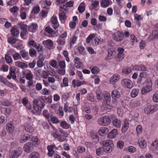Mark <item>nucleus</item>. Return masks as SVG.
<instances>
[{
    "label": "nucleus",
    "mask_w": 158,
    "mask_h": 158,
    "mask_svg": "<svg viewBox=\"0 0 158 158\" xmlns=\"http://www.w3.org/2000/svg\"><path fill=\"white\" fill-rule=\"evenodd\" d=\"M65 12H60L59 13V18L61 21H65L66 19V16L65 15Z\"/></svg>",
    "instance_id": "obj_31"
},
{
    "label": "nucleus",
    "mask_w": 158,
    "mask_h": 158,
    "mask_svg": "<svg viewBox=\"0 0 158 158\" xmlns=\"http://www.w3.org/2000/svg\"><path fill=\"white\" fill-rule=\"evenodd\" d=\"M111 96L112 98L115 100L119 98L121 96L120 90L115 89L113 90L112 92Z\"/></svg>",
    "instance_id": "obj_13"
},
{
    "label": "nucleus",
    "mask_w": 158,
    "mask_h": 158,
    "mask_svg": "<svg viewBox=\"0 0 158 158\" xmlns=\"http://www.w3.org/2000/svg\"><path fill=\"white\" fill-rule=\"evenodd\" d=\"M77 151L80 153H82L85 151V148L82 146H79L77 147Z\"/></svg>",
    "instance_id": "obj_55"
},
{
    "label": "nucleus",
    "mask_w": 158,
    "mask_h": 158,
    "mask_svg": "<svg viewBox=\"0 0 158 158\" xmlns=\"http://www.w3.org/2000/svg\"><path fill=\"white\" fill-rule=\"evenodd\" d=\"M131 40L132 43V45H134V44L136 43L137 40L134 35H130Z\"/></svg>",
    "instance_id": "obj_48"
},
{
    "label": "nucleus",
    "mask_w": 158,
    "mask_h": 158,
    "mask_svg": "<svg viewBox=\"0 0 158 158\" xmlns=\"http://www.w3.org/2000/svg\"><path fill=\"white\" fill-rule=\"evenodd\" d=\"M121 84L124 87L128 88H131L133 86V84L131 81L128 79H123L121 82Z\"/></svg>",
    "instance_id": "obj_6"
},
{
    "label": "nucleus",
    "mask_w": 158,
    "mask_h": 158,
    "mask_svg": "<svg viewBox=\"0 0 158 158\" xmlns=\"http://www.w3.org/2000/svg\"><path fill=\"white\" fill-rule=\"evenodd\" d=\"M136 131L137 134H139L142 132V129L141 126L139 125L136 127Z\"/></svg>",
    "instance_id": "obj_57"
},
{
    "label": "nucleus",
    "mask_w": 158,
    "mask_h": 158,
    "mask_svg": "<svg viewBox=\"0 0 158 158\" xmlns=\"http://www.w3.org/2000/svg\"><path fill=\"white\" fill-rule=\"evenodd\" d=\"M1 105L5 106H11L12 103L8 100H5L1 102Z\"/></svg>",
    "instance_id": "obj_42"
},
{
    "label": "nucleus",
    "mask_w": 158,
    "mask_h": 158,
    "mask_svg": "<svg viewBox=\"0 0 158 158\" xmlns=\"http://www.w3.org/2000/svg\"><path fill=\"white\" fill-rule=\"evenodd\" d=\"M31 140L32 141L33 146H37L40 143V141L36 136L32 137L31 138Z\"/></svg>",
    "instance_id": "obj_28"
},
{
    "label": "nucleus",
    "mask_w": 158,
    "mask_h": 158,
    "mask_svg": "<svg viewBox=\"0 0 158 158\" xmlns=\"http://www.w3.org/2000/svg\"><path fill=\"white\" fill-rule=\"evenodd\" d=\"M22 102L23 105L25 106L29 110L31 109V104L28 103V99L26 98H24L22 100Z\"/></svg>",
    "instance_id": "obj_20"
},
{
    "label": "nucleus",
    "mask_w": 158,
    "mask_h": 158,
    "mask_svg": "<svg viewBox=\"0 0 158 158\" xmlns=\"http://www.w3.org/2000/svg\"><path fill=\"white\" fill-rule=\"evenodd\" d=\"M12 35L15 36H17L19 34V30L16 27H13L11 30Z\"/></svg>",
    "instance_id": "obj_32"
},
{
    "label": "nucleus",
    "mask_w": 158,
    "mask_h": 158,
    "mask_svg": "<svg viewBox=\"0 0 158 158\" xmlns=\"http://www.w3.org/2000/svg\"><path fill=\"white\" fill-rule=\"evenodd\" d=\"M85 4L83 2L81 3L78 7V10L80 13L83 12L85 10Z\"/></svg>",
    "instance_id": "obj_34"
},
{
    "label": "nucleus",
    "mask_w": 158,
    "mask_h": 158,
    "mask_svg": "<svg viewBox=\"0 0 158 158\" xmlns=\"http://www.w3.org/2000/svg\"><path fill=\"white\" fill-rule=\"evenodd\" d=\"M42 85L41 84L38 83L35 85V89L37 91H39L41 89Z\"/></svg>",
    "instance_id": "obj_63"
},
{
    "label": "nucleus",
    "mask_w": 158,
    "mask_h": 158,
    "mask_svg": "<svg viewBox=\"0 0 158 158\" xmlns=\"http://www.w3.org/2000/svg\"><path fill=\"white\" fill-rule=\"evenodd\" d=\"M17 41V39L13 37H11L8 39V42L10 44H14Z\"/></svg>",
    "instance_id": "obj_46"
},
{
    "label": "nucleus",
    "mask_w": 158,
    "mask_h": 158,
    "mask_svg": "<svg viewBox=\"0 0 158 158\" xmlns=\"http://www.w3.org/2000/svg\"><path fill=\"white\" fill-rule=\"evenodd\" d=\"M138 143L140 147L141 148H144L147 147L146 141L143 138H139L138 140Z\"/></svg>",
    "instance_id": "obj_19"
},
{
    "label": "nucleus",
    "mask_w": 158,
    "mask_h": 158,
    "mask_svg": "<svg viewBox=\"0 0 158 158\" xmlns=\"http://www.w3.org/2000/svg\"><path fill=\"white\" fill-rule=\"evenodd\" d=\"M0 121L1 123H6L7 121V117L6 116H1L0 118Z\"/></svg>",
    "instance_id": "obj_47"
},
{
    "label": "nucleus",
    "mask_w": 158,
    "mask_h": 158,
    "mask_svg": "<svg viewBox=\"0 0 158 158\" xmlns=\"http://www.w3.org/2000/svg\"><path fill=\"white\" fill-rule=\"evenodd\" d=\"M131 71V69L130 67H126L123 69L122 72L125 74H129Z\"/></svg>",
    "instance_id": "obj_41"
},
{
    "label": "nucleus",
    "mask_w": 158,
    "mask_h": 158,
    "mask_svg": "<svg viewBox=\"0 0 158 158\" xmlns=\"http://www.w3.org/2000/svg\"><path fill=\"white\" fill-rule=\"evenodd\" d=\"M18 2V0H10L7 2L8 6H13L16 4Z\"/></svg>",
    "instance_id": "obj_44"
},
{
    "label": "nucleus",
    "mask_w": 158,
    "mask_h": 158,
    "mask_svg": "<svg viewBox=\"0 0 158 158\" xmlns=\"http://www.w3.org/2000/svg\"><path fill=\"white\" fill-rule=\"evenodd\" d=\"M18 25L22 30V31L20 33V35L22 37V36H24L27 33V25L22 23H19Z\"/></svg>",
    "instance_id": "obj_11"
},
{
    "label": "nucleus",
    "mask_w": 158,
    "mask_h": 158,
    "mask_svg": "<svg viewBox=\"0 0 158 158\" xmlns=\"http://www.w3.org/2000/svg\"><path fill=\"white\" fill-rule=\"evenodd\" d=\"M40 11V7L39 6H36L34 7L31 11V13L36 14L38 13Z\"/></svg>",
    "instance_id": "obj_52"
},
{
    "label": "nucleus",
    "mask_w": 158,
    "mask_h": 158,
    "mask_svg": "<svg viewBox=\"0 0 158 158\" xmlns=\"http://www.w3.org/2000/svg\"><path fill=\"white\" fill-rule=\"evenodd\" d=\"M111 122V118L108 116L105 115L98 118V124L102 126H106L109 125Z\"/></svg>",
    "instance_id": "obj_2"
},
{
    "label": "nucleus",
    "mask_w": 158,
    "mask_h": 158,
    "mask_svg": "<svg viewBox=\"0 0 158 158\" xmlns=\"http://www.w3.org/2000/svg\"><path fill=\"white\" fill-rule=\"evenodd\" d=\"M6 130L7 132L10 134L12 133L14 131V127L13 122H10L8 123L6 125Z\"/></svg>",
    "instance_id": "obj_18"
},
{
    "label": "nucleus",
    "mask_w": 158,
    "mask_h": 158,
    "mask_svg": "<svg viewBox=\"0 0 158 158\" xmlns=\"http://www.w3.org/2000/svg\"><path fill=\"white\" fill-rule=\"evenodd\" d=\"M29 53L31 56H33L36 54V52L35 49L32 48L29 49Z\"/></svg>",
    "instance_id": "obj_54"
},
{
    "label": "nucleus",
    "mask_w": 158,
    "mask_h": 158,
    "mask_svg": "<svg viewBox=\"0 0 158 158\" xmlns=\"http://www.w3.org/2000/svg\"><path fill=\"white\" fill-rule=\"evenodd\" d=\"M67 6L65 4V5L63 4L62 6H60L59 10L60 12H67Z\"/></svg>",
    "instance_id": "obj_39"
},
{
    "label": "nucleus",
    "mask_w": 158,
    "mask_h": 158,
    "mask_svg": "<svg viewBox=\"0 0 158 158\" xmlns=\"http://www.w3.org/2000/svg\"><path fill=\"white\" fill-rule=\"evenodd\" d=\"M104 99L103 102L105 105H109L111 100L110 94L107 92H105L103 94Z\"/></svg>",
    "instance_id": "obj_12"
},
{
    "label": "nucleus",
    "mask_w": 158,
    "mask_h": 158,
    "mask_svg": "<svg viewBox=\"0 0 158 158\" xmlns=\"http://www.w3.org/2000/svg\"><path fill=\"white\" fill-rule=\"evenodd\" d=\"M15 64L17 66L22 69H24L28 67L27 64L20 61H17L16 62Z\"/></svg>",
    "instance_id": "obj_23"
},
{
    "label": "nucleus",
    "mask_w": 158,
    "mask_h": 158,
    "mask_svg": "<svg viewBox=\"0 0 158 158\" xmlns=\"http://www.w3.org/2000/svg\"><path fill=\"white\" fill-rule=\"evenodd\" d=\"M124 143L122 141H118L117 143V147L120 148H122L123 147Z\"/></svg>",
    "instance_id": "obj_59"
},
{
    "label": "nucleus",
    "mask_w": 158,
    "mask_h": 158,
    "mask_svg": "<svg viewBox=\"0 0 158 158\" xmlns=\"http://www.w3.org/2000/svg\"><path fill=\"white\" fill-rule=\"evenodd\" d=\"M57 63V62L56 60H52L51 61L50 65L52 67L56 69L57 68L56 67Z\"/></svg>",
    "instance_id": "obj_61"
},
{
    "label": "nucleus",
    "mask_w": 158,
    "mask_h": 158,
    "mask_svg": "<svg viewBox=\"0 0 158 158\" xmlns=\"http://www.w3.org/2000/svg\"><path fill=\"white\" fill-rule=\"evenodd\" d=\"M152 83L151 82L147 83L145 86L142 88L141 90V93L143 94H146L152 90Z\"/></svg>",
    "instance_id": "obj_8"
},
{
    "label": "nucleus",
    "mask_w": 158,
    "mask_h": 158,
    "mask_svg": "<svg viewBox=\"0 0 158 158\" xmlns=\"http://www.w3.org/2000/svg\"><path fill=\"white\" fill-rule=\"evenodd\" d=\"M129 123L127 119H125L123 121V123L122 125V132L123 133H125L129 127Z\"/></svg>",
    "instance_id": "obj_16"
},
{
    "label": "nucleus",
    "mask_w": 158,
    "mask_h": 158,
    "mask_svg": "<svg viewBox=\"0 0 158 158\" xmlns=\"http://www.w3.org/2000/svg\"><path fill=\"white\" fill-rule=\"evenodd\" d=\"M45 30L46 32L50 34H52L54 31L52 28L48 27H46L45 28Z\"/></svg>",
    "instance_id": "obj_62"
},
{
    "label": "nucleus",
    "mask_w": 158,
    "mask_h": 158,
    "mask_svg": "<svg viewBox=\"0 0 158 158\" xmlns=\"http://www.w3.org/2000/svg\"><path fill=\"white\" fill-rule=\"evenodd\" d=\"M21 55L23 58H25L28 55V52L24 50H22L20 52Z\"/></svg>",
    "instance_id": "obj_50"
},
{
    "label": "nucleus",
    "mask_w": 158,
    "mask_h": 158,
    "mask_svg": "<svg viewBox=\"0 0 158 158\" xmlns=\"http://www.w3.org/2000/svg\"><path fill=\"white\" fill-rule=\"evenodd\" d=\"M43 44L44 46L48 48L51 47L53 45L52 42L51 40H49L43 41Z\"/></svg>",
    "instance_id": "obj_27"
},
{
    "label": "nucleus",
    "mask_w": 158,
    "mask_h": 158,
    "mask_svg": "<svg viewBox=\"0 0 158 158\" xmlns=\"http://www.w3.org/2000/svg\"><path fill=\"white\" fill-rule=\"evenodd\" d=\"M5 59L6 62L8 64H10L12 63V59L11 57L8 55H6Z\"/></svg>",
    "instance_id": "obj_60"
},
{
    "label": "nucleus",
    "mask_w": 158,
    "mask_h": 158,
    "mask_svg": "<svg viewBox=\"0 0 158 158\" xmlns=\"http://www.w3.org/2000/svg\"><path fill=\"white\" fill-rule=\"evenodd\" d=\"M139 92V89H133L132 90L131 93V95L132 98L135 97L138 95Z\"/></svg>",
    "instance_id": "obj_33"
},
{
    "label": "nucleus",
    "mask_w": 158,
    "mask_h": 158,
    "mask_svg": "<svg viewBox=\"0 0 158 158\" xmlns=\"http://www.w3.org/2000/svg\"><path fill=\"white\" fill-rule=\"evenodd\" d=\"M104 151V150L103 147H100L96 149V153L97 155L100 156L102 154L103 151Z\"/></svg>",
    "instance_id": "obj_43"
},
{
    "label": "nucleus",
    "mask_w": 158,
    "mask_h": 158,
    "mask_svg": "<svg viewBox=\"0 0 158 158\" xmlns=\"http://www.w3.org/2000/svg\"><path fill=\"white\" fill-rule=\"evenodd\" d=\"M111 119L112 120L113 125L117 128H119L121 127V120L116 118L114 115L110 116Z\"/></svg>",
    "instance_id": "obj_7"
},
{
    "label": "nucleus",
    "mask_w": 158,
    "mask_h": 158,
    "mask_svg": "<svg viewBox=\"0 0 158 158\" xmlns=\"http://www.w3.org/2000/svg\"><path fill=\"white\" fill-rule=\"evenodd\" d=\"M124 58L123 54L118 53L117 55V61H120L122 60Z\"/></svg>",
    "instance_id": "obj_51"
},
{
    "label": "nucleus",
    "mask_w": 158,
    "mask_h": 158,
    "mask_svg": "<svg viewBox=\"0 0 158 158\" xmlns=\"http://www.w3.org/2000/svg\"><path fill=\"white\" fill-rule=\"evenodd\" d=\"M108 131V129L107 128L105 127H101L98 131V133L100 135L103 136Z\"/></svg>",
    "instance_id": "obj_21"
},
{
    "label": "nucleus",
    "mask_w": 158,
    "mask_h": 158,
    "mask_svg": "<svg viewBox=\"0 0 158 158\" xmlns=\"http://www.w3.org/2000/svg\"><path fill=\"white\" fill-rule=\"evenodd\" d=\"M44 102V100L43 98H35L33 100V104L40 108V110H41L45 106Z\"/></svg>",
    "instance_id": "obj_4"
},
{
    "label": "nucleus",
    "mask_w": 158,
    "mask_h": 158,
    "mask_svg": "<svg viewBox=\"0 0 158 158\" xmlns=\"http://www.w3.org/2000/svg\"><path fill=\"white\" fill-rule=\"evenodd\" d=\"M113 52L111 50L108 51V54L105 58L106 60H110L113 57Z\"/></svg>",
    "instance_id": "obj_45"
},
{
    "label": "nucleus",
    "mask_w": 158,
    "mask_h": 158,
    "mask_svg": "<svg viewBox=\"0 0 158 158\" xmlns=\"http://www.w3.org/2000/svg\"><path fill=\"white\" fill-rule=\"evenodd\" d=\"M99 71V69L96 66H94L91 69V72L93 74H97L98 73Z\"/></svg>",
    "instance_id": "obj_53"
},
{
    "label": "nucleus",
    "mask_w": 158,
    "mask_h": 158,
    "mask_svg": "<svg viewBox=\"0 0 158 158\" xmlns=\"http://www.w3.org/2000/svg\"><path fill=\"white\" fill-rule=\"evenodd\" d=\"M85 81H76H76L74 80H73L72 81V84L73 85L74 87L75 88L76 86L77 87H79L81 85H83L84 84H85Z\"/></svg>",
    "instance_id": "obj_29"
},
{
    "label": "nucleus",
    "mask_w": 158,
    "mask_h": 158,
    "mask_svg": "<svg viewBox=\"0 0 158 158\" xmlns=\"http://www.w3.org/2000/svg\"><path fill=\"white\" fill-rule=\"evenodd\" d=\"M51 21L53 24H56L58 22L57 17L55 16H53L51 19Z\"/></svg>",
    "instance_id": "obj_58"
},
{
    "label": "nucleus",
    "mask_w": 158,
    "mask_h": 158,
    "mask_svg": "<svg viewBox=\"0 0 158 158\" xmlns=\"http://www.w3.org/2000/svg\"><path fill=\"white\" fill-rule=\"evenodd\" d=\"M23 148L24 151L26 152H30L33 150V144L30 142H27L24 144Z\"/></svg>",
    "instance_id": "obj_10"
},
{
    "label": "nucleus",
    "mask_w": 158,
    "mask_h": 158,
    "mask_svg": "<svg viewBox=\"0 0 158 158\" xmlns=\"http://www.w3.org/2000/svg\"><path fill=\"white\" fill-rule=\"evenodd\" d=\"M60 45H63L65 44L64 39L59 38L56 41Z\"/></svg>",
    "instance_id": "obj_56"
},
{
    "label": "nucleus",
    "mask_w": 158,
    "mask_h": 158,
    "mask_svg": "<svg viewBox=\"0 0 158 158\" xmlns=\"http://www.w3.org/2000/svg\"><path fill=\"white\" fill-rule=\"evenodd\" d=\"M110 4V0H102L100 5L102 7L106 8Z\"/></svg>",
    "instance_id": "obj_26"
},
{
    "label": "nucleus",
    "mask_w": 158,
    "mask_h": 158,
    "mask_svg": "<svg viewBox=\"0 0 158 158\" xmlns=\"http://www.w3.org/2000/svg\"><path fill=\"white\" fill-rule=\"evenodd\" d=\"M33 77V75L31 71L27 73L26 75V78L28 80H32Z\"/></svg>",
    "instance_id": "obj_35"
},
{
    "label": "nucleus",
    "mask_w": 158,
    "mask_h": 158,
    "mask_svg": "<svg viewBox=\"0 0 158 158\" xmlns=\"http://www.w3.org/2000/svg\"><path fill=\"white\" fill-rule=\"evenodd\" d=\"M96 94L97 99L98 100L101 101L103 99V94L102 91L98 89L96 90Z\"/></svg>",
    "instance_id": "obj_22"
},
{
    "label": "nucleus",
    "mask_w": 158,
    "mask_h": 158,
    "mask_svg": "<svg viewBox=\"0 0 158 158\" xmlns=\"http://www.w3.org/2000/svg\"><path fill=\"white\" fill-rule=\"evenodd\" d=\"M23 151L22 148H19L16 150L12 151L10 153L9 158H18L21 154Z\"/></svg>",
    "instance_id": "obj_5"
},
{
    "label": "nucleus",
    "mask_w": 158,
    "mask_h": 158,
    "mask_svg": "<svg viewBox=\"0 0 158 158\" xmlns=\"http://www.w3.org/2000/svg\"><path fill=\"white\" fill-rule=\"evenodd\" d=\"M40 108L37 107L34 104L33 105L32 109L31 110L33 114L35 115L40 114Z\"/></svg>",
    "instance_id": "obj_24"
},
{
    "label": "nucleus",
    "mask_w": 158,
    "mask_h": 158,
    "mask_svg": "<svg viewBox=\"0 0 158 158\" xmlns=\"http://www.w3.org/2000/svg\"><path fill=\"white\" fill-rule=\"evenodd\" d=\"M76 22L74 21H72L69 23V26L71 29H74L76 26Z\"/></svg>",
    "instance_id": "obj_64"
},
{
    "label": "nucleus",
    "mask_w": 158,
    "mask_h": 158,
    "mask_svg": "<svg viewBox=\"0 0 158 158\" xmlns=\"http://www.w3.org/2000/svg\"><path fill=\"white\" fill-rule=\"evenodd\" d=\"M120 77V76L118 74L114 75L110 79V83L112 84H114L118 81Z\"/></svg>",
    "instance_id": "obj_17"
},
{
    "label": "nucleus",
    "mask_w": 158,
    "mask_h": 158,
    "mask_svg": "<svg viewBox=\"0 0 158 158\" xmlns=\"http://www.w3.org/2000/svg\"><path fill=\"white\" fill-rule=\"evenodd\" d=\"M31 138L30 135L28 134L24 135L21 138L20 140V142L21 143H24L26 141L30 139Z\"/></svg>",
    "instance_id": "obj_30"
},
{
    "label": "nucleus",
    "mask_w": 158,
    "mask_h": 158,
    "mask_svg": "<svg viewBox=\"0 0 158 158\" xmlns=\"http://www.w3.org/2000/svg\"><path fill=\"white\" fill-rule=\"evenodd\" d=\"M158 110V105H150L147 106L144 111L145 113L147 114L153 113L156 111Z\"/></svg>",
    "instance_id": "obj_3"
},
{
    "label": "nucleus",
    "mask_w": 158,
    "mask_h": 158,
    "mask_svg": "<svg viewBox=\"0 0 158 158\" xmlns=\"http://www.w3.org/2000/svg\"><path fill=\"white\" fill-rule=\"evenodd\" d=\"M113 39L117 42H120L124 38L123 34L119 31L115 33L113 35Z\"/></svg>",
    "instance_id": "obj_9"
},
{
    "label": "nucleus",
    "mask_w": 158,
    "mask_h": 158,
    "mask_svg": "<svg viewBox=\"0 0 158 158\" xmlns=\"http://www.w3.org/2000/svg\"><path fill=\"white\" fill-rule=\"evenodd\" d=\"M77 37L76 35V34L70 40V45H73L77 41Z\"/></svg>",
    "instance_id": "obj_49"
},
{
    "label": "nucleus",
    "mask_w": 158,
    "mask_h": 158,
    "mask_svg": "<svg viewBox=\"0 0 158 158\" xmlns=\"http://www.w3.org/2000/svg\"><path fill=\"white\" fill-rule=\"evenodd\" d=\"M25 129L29 133H32L34 130L33 128L29 125H27L25 127Z\"/></svg>",
    "instance_id": "obj_38"
},
{
    "label": "nucleus",
    "mask_w": 158,
    "mask_h": 158,
    "mask_svg": "<svg viewBox=\"0 0 158 158\" xmlns=\"http://www.w3.org/2000/svg\"><path fill=\"white\" fill-rule=\"evenodd\" d=\"M150 148L154 152L158 151V140L157 139L152 142L150 146Z\"/></svg>",
    "instance_id": "obj_14"
},
{
    "label": "nucleus",
    "mask_w": 158,
    "mask_h": 158,
    "mask_svg": "<svg viewBox=\"0 0 158 158\" xmlns=\"http://www.w3.org/2000/svg\"><path fill=\"white\" fill-rule=\"evenodd\" d=\"M118 134L117 129H114L110 131L107 137L109 139H114Z\"/></svg>",
    "instance_id": "obj_15"
},
{
    "label": "nucleus",
    "mask_w": 158,
    "mask_h": 158,
    "mask_svg": "<svg viewBox=\"0 0 158 158\" xmlns=\"http://www.w3.org/2000/svg\"><path fill=\"white\" fill-rule=\"evenodd\" d=\"M60 126L64 129H68L69 127V125L64 121H62L61 122Z\"/></svg>",
    "instance_id": "obj_36"
},
{
    "label": "nucleus",
    "mask_w": 158,
    "mask_h": 158,
    "mask_svg": "<svg viewBox=\"0 0 158 158\" xmlns=\"http://www.w3.org/2000/svg\"><path fill=\"white\" fill-rule=\"evenodd\" d=\"M39 154L36 152H32L29 155V158H39Z\"/></svg>",
    "instance_id": "obj_37"
},
{
    "label": "nucleus",
    "mask_w": 158,
    "mask_h": 158,
    "mask_svg": "<svg viewBox=\"0 0 158 158\" xmlns=\"http://www.w3.org/2000/svg\"><path fill=\"white\" fill-rule=\"evenodd\" d=\"M19 10V8L16 6H14L10 9V11L13 14H15Z\"/></svg>",
    "instance_id": "obj_40"
},
{
    "label": "nucleus",
    "mask_w": 158,
    "mask_h": 158,
    "mask_svg": "<svg viewBox=\"0 0 158 158\" xmlns=\"http://www.w3.org/2000/svg\"><path fill=\"white\" fill-rule=\"evenodd\" d=\"M140 102L138 100L131 101L130 103V106L132 107L135 108L139 106Z\"/></svg>",
    "instance_id": "obj_25"
},
{
    "label": "nucleus",
    "mask_w": 158,
    "mask_h": 158,
    "mask_svg": "<svg viewBox=\"0 0 158 158\" xmlns=\"http://www.w3.org/2000/svg\"><path fill=\"white\" fill-rule=\"evenodd\" d=\"M100 143L103 147L104 152H106L110 153L113 149L114 145L111 140H107L101 141Z\"/></svg>",
    "instance_id": "obj_1"
}]
</instances>
